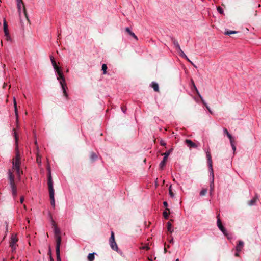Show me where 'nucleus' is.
Listing matches in <instances>:
<instances>
[{"label": "nucleus", "instance_id": "1", "mask_svg": "<svg viewBox=\"0 0 261 261\" xmlns=\"http://www.w3.org/2000/svg\"><path fill=\"white\" fill-rule=\"evenodd\" d=\"M51 63L55 70L57 73L58 76L57 77V79L60 82L64 96L66 97L67 99H68V94L66 92V90L67 89V86L62 70L60 67L57 66L55 61H53V62H51Z\"/></svg>", "mask_w": 261, "mask_h": 261}, {"label": "nucleus", "instance_id": "2", "mask_svg": "<svg viewBox=\"0 0 261 261\" xmlns=\"http://www.w3.org/2000/svg\"><path fill=\"white\" fill-rule=\"evenodd\" d=\"M206 158L207 160V164L208 169L210 172V174L212 176V180L210 183V195H212L214 190V170L213 169V162L212 159L211 155V153L209 151H206Z\"/></svg>", "mask_w": 261, "mask_h": 261}, {"label": "nucleus", "instance_id": "3", "mask_svg": "<svg viewBox=\"0 0 261 261\" xmlns=\"http://www.w3.org/2000/svg\"><path fill=\"white\" fill-rule=\"evenodd\" d=\"M47 185L49 191V198L50 200L51 205L55 207V191L53 187V181L52 179L50 171L48 172L47 175Z\"/></svg>", "mask_w": 261, "mask_h": 261}, {"label": "nucleus", "instance_id": "4", "mask_svg": "<svg viewBox=\"0 0 261 261\" xmlns=\"http://www.w3.org/2000/svg\"><path fill=\"white\" fill-rule=\"evenodd\" d=\"M21 158L19 151L16 149L15 157L13 161V169L16 170L17 174L20 177L22 172L20 171Z\"/></svg>", "mask_w": 261, "mask_h": 261}, {"label": "nucleus", "instance_id": "5", "mask_svg": "<svg viewBox=\"0 0 261 261\" xmlns=\"http://www.w3.org/2000/svg\"><path fill=\"white\" fill-rule=\"evenodd\" d=\"M9 179L10 180V185L12 190V195L15 198L17 194V188L15 184L14 176L10 171H9Z\"/></svg>", "mask_w": 261, "mask_h": 261}, {"label": "nucleus", "instance_id": "6", "mask_svg": "<svg viewBox=\"0 0 261 261\" xmlns=\"http://www.w3.org/2000/svg\"><path fill=\"white\" fill-rule=\"evenodd\" d=\"M18 239L16 237V234H13L11 236L10 241V246L12 249V252L15 251L17 247L16 243L18 242Z\"/></svg>", "mask_w": 261, "mask_h": 261}, {"label": "nucleus", "instance_id": "7", "mask_svg": "<svg viewBox=\"0 0 261 261\" xmlns=\"http://www.w3.org/2000/svg\"><path fill=\"white\" fill-rule=\"evenodd\" d=\"M17 2V7H18V12H19V15H20V21L21 22L22 21V19H21V7H23V14L25 16V17L26 18L27 20L29 21L28 17L27 16V12H26V10H25V8L24 7V4L23 3L22 1V0H18V2Z\"/></svg>", "mask_w": 261, "mask_h": 261}, {"label": "nucleus", "instance_id": "8", "mask_svg": "<svg viewBox=\"0 0 261 261\" xmlns=\"http://www.w3.org/2000/svg\"><path fill=\"white\" fill-rule=\"evenodd\" d=\"M61 244V239L60 237L57 238V245H56V255H57V261H62L60 256V245Z\"/></svg>", "mask_w": 261, "mask_h": 261}, {"label": "nucleus", "instance_id": "9", "mask_svg": "<svg viewBox=\"0 0 261 261\" xmlns=\"http://www.w3.org/2000/svg\"><path fill=\"white\" fill-rule=\"evenodd\" d=\"M217 226L225 236H228L227 231L222 224L221 221L219 218V215L217 216Z\"/></svg>", "mask_w": 261, "mask_h": 261}, {"label": "nucleus", "instance_id": "10", "mask_svg": "<svg viewBox=\"0 0 261 261\" xmlns=\"http://www.w3.org/2000/svg\"><path fill=\"white\" fill-rule=\"evenodd\" d=\"M3 24H4V31L5 35L6 37H7V40H8L9 39H10V36L9 33L8 24H7V23L5 19H4V20Z\"/></svg>", "mask_w": 261, "mask_h": 261}, {"label": "nucleus", "instance_id": "11", "mask_svg": "<svg viewBox=\"0 0 261 261\" xmlns=\"http://www.w3.org/2000/svg\"><path fill=\"white\" fill-rule=\"evenodd\" d=\"M13 103H14V111H15V114L16 117V121L18 122V112L17 107V102L16 100L15 97H13Z\"/></svg>", "mask_w": 261, "mask_h": 261}, {"label": "nucleus", "instance_id": "12", "mask_svg": "<svg viewBox=\"0 0 261 261\" xmlns=\"http://www.w3.org/2000/svg\"><path fill=\"white\" fill-rule=\"evenodd\" d=\"M258 196L257 195V194H255V196L251 199L250 200V201H248V205L249 206H252V205H254L256 202L257 201V200H258Z\"/></svg>", "mask_w": 261, "mask_h": 261}, {"label": "nucleus", "instance_id": "13", "mask_svg": "<svg viewBox=\"0 0 261 261\" xmlns=\"http://www.w3.org/2000/svg\"><path fill=\"white\" fill-rule=\"evenodd\" d=\"M185 143L189 147H193V148L197 147L196 144L195 143H194V142H193L191 140L186 139L185 140Z\"/></svg>", "mask_w": 261, "mask_h": 261}, {"label": "nucleus", "instance_id": "14", "mask_svg": "<svg viewBox=\"0 0 261 261\" xmlns=\"http://www.w3.org/2000/svg\"><path fill=\"white\" fill-rule=\"evenodd\" d=\"M243 246H244V242L242 241H239L238 242V244L237 245L236 247L237 252H240Z\"/></svg>", "mask_w": 261, "mask_h": 261}, {"label": "nucleus", "instance_id": "15", "mask_svg": "<svg viewBox=\"0 0 261 261\" xmlns=\"http://www.w3.org/2000/svg\"><path fill=\"white\" fill-rule=\"evenodd\" d=\"M125 31L126 32H127L132 37H133L134 38H135L136 40H138V38L137 37V36L133 32L131 31V30H130V29L129 28H126L125 29Z\"/></svg>", "mask_w": 261, "mask_h": 261}, {"label": "nucleus", "instance_id": "16", "mask_svg": "<svg viewBox=\"0 0 261 261\" xmlns=\"http://www.w3.org/2000/svg\"><path fill=\"white\" fill-rule=\"evenodd\" d=\"M110 245L111 248L115 251H117L118 250V247L116 242H110Z\"/></svg>", "mask_w": 261, "mask_h": 261}, {"label": "nucleus", "instance_id": "17", "mask_svg": "<svg viewBox=\"0 0 261 261\" xmlns=\"http://www.w3.org/2000/svg\"><path fill=\"white\" fill-rule=\"evenodd\" d=\"M167 159L168 158H167L166 157L164 156L163 161L160 164V167L161 169H163L165 166L166 165Z\"/></svg>", "mask_w": 261, "mask_h": 261}, {"label": "nucleus", "instance_id": "18", "mask_svg": "<svg viewBox=\"0 0 261 261\" xmlns=\"http://www.w3.org/2000/svg\"><path fill=\"white\" fill-rule=\"evenodd\" d=\"M173 43L174 44V47H175L176 49L177 50L180 48V45L177 41L175 39H172Z\"/></svg>", "mask_w": 261, "mask_h": 261}, {"label": "nucleus", "instance_id": "19", "mask_svg": "<svg viewBox=\"0 0 261 261\" xmlns=\"http://www.w3.org/2000/svg\"><path fill=\"white\" fill-rule=\"evenodd\" d=\"M151 87L153 88V89H154V90L155 91H156V92L159 91V85H158V83L154 82H152Z\"/></svg>", "mask_w": 261, "mask_h": 261}, {"label": "nucleus", "instance_id": "20", "mask_svg": "<svg viewBox=\"0 0 261 261\" xmlns=\"http://www.w3.org/2000/svg\"><path fill=\"white\" fill-rule=\"evenodd\" d=\"M55 232L56 238V245H57L58 237H59L61 238V237L60 235V230L57 227H55Z\"/></svg>", "mask_w": 261, "mask_h": 261}, {"label": "nucleus", "instance_id": "21", "mask_svg": "<svg viewBox=\"0 0 261 261\" xmlns=\"http://www.w3.org/2000/svg\"><path fill=\"white\" fill-rule=\"evenodd\" d=\"M167 229H168V231L171 233L173 232L174 230H173L172 224L170 222H168L167 223Z\"/></svg>", "mask_w": 261, "mask_h": 261}, {"label": "nucleus", "instance_id": "22", "mask_svg": "<svg viewBox=\"0 0 261 261\" xmlns=\"http://www.w3.org/2000/svg\"><path fill=\"white\" fill-rule=\"evenodd\" d=\"M95 253H89L88 255V261H93L95 258Z\"/></svg>", "mask_w": 261, "mask_h": 261}, {"label": "nucleus", "instance_id": "23", "mask_svg": "<svg viewBox=\"0 0 261 261\" xmlns=\"http://www.w3.org/2000/svg\"><path fill=\"white\" fill-rule=\"evenodd\" d=\"M200 99L202 102V103L205 106L206 108L207 109V110L211 113H212V112L211 110L210 109V107L207 105L206 102L204 101V100L203 99L202 97L200 98Z\"/></svg>", "mask_w": 261, "mask_h": 261}, {"label": "nucleus", "instance_id": "24", "mask_svg": "<svg viewBox=\"0 0 261 261\" xmlns=\"http://www.w3.org/2000/svg\"><path fill=\"white\" fill-rule=\"evenodd\" d=\"M223 131L224 133L227 135L229 140H232V139L233 138L232 135L228 132V130L226 128H224Z\"/></svg>", "mask_w": 261, "mask_h": 261}, {"label": "nucleus", "instance_id": "25", "mask_svg": "<svg viewBox=\"0 0 261 261\" xmlns=\"http://www.w3.org/2000/svg\"><path fill=\"white\" fill-rule=\"evenodd\" d=\"M173 151V148L169 149L168 151L164 153L162 155L164 156V157L168 158L169 155L171 154V153Z\"/></svg>", "mask_w": 261, "mask_h": 261}, {"label": "nucleus", "instance_id": "26", "mask_svg": "<svg viewBox=\"0 0 261 261\" xmlns=\"http://www.w3.org/2000/svg\"><path fill=\"white\" fill-rule=\"evenodd\" d=\"M107 66L106 64L102 65L101 70L103 71V74H106L107 73Z\"/></svg>", "mask_w": 261, "mask_h": 261}, {"label": "nucleus", "instance_id": "27", "mask_svg": "<svg viewBox=\"0 0 261 261\" xmlns=\"http://www.w3.org/2000/svg\"><path fill=\"white\" fill-rule=\"evenodd\" d=\"M230 144H231V146L232 147V149L233 150V152H234L235 150L236 149V146L234 145V141L233 138L232 139V140H230Z\"/></svg>", "mask_w": 261, "mask_h": 261}, {"label": "nucleus", "instance_id": "28", "mask_svg": "<svg viewBox=\"0 0 261 261\" xmlns=\"http://www.w3.org/2000/svg\"><path fill=\"white\" fill-rule=\"evenodd\" d=\"M36 162L39 165L41 164V156L37 153L36 155Z\"/></svg>", "mask_w": 261, "mask_h": 261}, {"label": "nucleus", "instance_id": "29", "mask_svg": "<svg viewBox=\"0 0 261 261\" xmlns=\"http://www.w3.org/2000/svg\"><path fill=\"white\" fill-rule=\"evenodd\" d=\"M193 88L194 90L196 91V94H197V95L198 96V97H199L200 98H201V97H202L201 96V95H200V94L199 93V91H198V90L197 88H196V86H195V84H193Z\"/></svg>", "mask_w": 261, "mask_h": 261}, {"label": "nucleus", "instance_id": "30", "mask_svg": "<svg viewBox=\"0 0 261 261\" xmlns=\"http://www.w3.org/2000/svg\"><path fill=\"white\" fill-rule=\"evenodd\" d=\"M177 51L178 52L179 54L180 55V56L181 57H182V58L184 57H186V55L184 53V52L182 50V49H181V48L177 50Z\"/></svg>", "mask_w": 261, "mask_h": 261}, {"label": "nucleus", "instance_id": "31", "mask_svg": "<svg viewBox=\"0 0 261 261\" xmlns=\"http://www.w3.org/2000/svg\"><path fill=\"white\" fill-rule=\"evenodd\" d=\"M167 211H169V210L167 208L166 211H165L163 212V216H164V218L166 219H168V218H169V213L167 212Z\"/></svg>", "mask_w": 261, "mask_h": 261}, {"label": "nucleus", "instance_id": "32", "mask_svg": "<svg viewBox=\"0 0 261 261\" xmlns=\"http://www.w3.org/2000/svg\"><path fill=\"white\" fill-rule=\"evenodd\" d=\"M236 33H237V32L233 31L227 30L225 32V34L227 35H230L236 34Z\"/></svg>", "mask_w": 261, "mask_h": 261}, {"label": "nucleus", "instance_id": "33", "mask_svg": "<svg viewBox=\"0 0 261 261\" xmlns=\"http://www.w3.org/2000/svg\"><path fill=\"white\" fill-rule=\"evenodd\" d=\"M115 242V237H114V233L113 231L111 232V237L110 239V242Z\"/></svg>", "mask_w": 261, "mask_h": 261}, {"label": "nucleus", "instance_id": "34", "mask_svg": "<svg viewBox=\"0 0 261 261\" xmlns=\"http://www.w3.org/2000/svg\"><path fill=\"white\" fill-rule=\"evenodd\" d=\"M97 157V156L95 153H94L93 152H92L91 153L90 159H91V160H92V161L95 160L96 159Z\"/></svg>", "mask_w": 261, "mask_h": 261}, {"label": "nucleus", "instance_id": "35", "mask_svg": "<svg viewBox=\"0 0 261 261\" xmlns=\"http://www.w3.org/2000/svg\"><path fill=\"white\" fill-rule=\"evenodd\" d=\"M207 190L206 189H203L200 192V195L201 196H204L207 193Z\"/></svg>", "mask_w": 261, "mask_h": 261}, {"label": "nucleus", "instance_id": "36", "mask_svg": "<svg viewBox=\"0 0 261 261\" xmlns=\"http://www.w3.org/2000/svg\"><path fill=\"white\" fill-rule=\"evenodd\" d=\"M217 9L220 14H223V9L221 7H217Z\"/></svg>", "mask_w": 261, "mask_h": 261}, {"label": "nucleus", "instance_id": "37", "mask_svg": "<svg viewBox=\"0 0 261 261\" xmlns=\"http://www.w3.org/2000/svg\"><path fill=\"white\" fill-rule=\"evenodd\" d=\"M171 186L169 187V194L171 197H174V194L172 191Z\"/></svg>", "mask_w": 261, "mask_h": 261}, {"label": "nucleus", "instance_id": "38", "mask_svg": "<svg viewBox=\"0 0 261 261\" xmlns=\"http://www.w3.org/2000/svg\"><path fill=\"white\" fill-rule=\"evenodd\" d=\"M160 144H161V145L164 146L166 145V143H165V142L164 141L161 140L160 142Z\"/></svg>", "mask_w": 261, "mask_h": 261}, {"label": "nucleus", "instance_id": "39", "mask_svg": "<svg viewBox=\"0 0 261 261\" xmlns=\"http://www.w3.org/2000/svg\"><path fill=\"white\" fill-rule=\"evenodd\" d=\"M14 134H15V140H16V143L17 144V142H18V137L17 136L16 133L15 132H14Z\"/></svg>", "mask_w": 261, "mask_h": 261}, {"label": "nucleus", "instance_id": "40", "mask_svg": "<svg viewBox=\"0 0 261 261\" xmlns=\"http://www.w3.org/2000/svg\"><path fill=\"white\" fill-rule=\"evenodd\" d=\"M121 110H122V111H123V112L124 113H125L126 111V108H125V107H121Z\"/></svg>", "mask_w": 261, "mask_h": 261}, {"label": "nucleus", "instance_id": "41", "mask_svg": "<svg viewBox=\"0 0 261 261\" xmlns=\"http://www.w3.org/2000/svg\"><path fill=\"white\" fill-rule=\"evenodd\" d=\"M185 59H186L188 62H190L191 64H193V63L190 60V59L188 58V57L186 56V57H184Z\"/></svg>", "mask_w": 261, "mask_h": 261}, {"label": "nucleus", "instance_id": "42", "mask_svg": "<svg viewBox=\"0 0 261 261\" xmlns=\"http://www.w3.org/2000/svg\"><path fill=\"white\" fill-rule=\"evenodd\" d=\"M185 59H186L188 62H190L191 64H193V63L190 60V59L188 58V57L186 56V57H184Z\"/></svg>", "mask_w": 261, "mask_h": 261}, {"label": "nucleus", "instance_id": "43", "mask_svg": "<svg viewBox=\"0 0 261 261\" xmlns=\"http://www.w3.org/2000/svg\"><path fill=\"white\" fill-rule=\"evenodd\" d=\"M24 200V197L23 196L21 197V198H20V202H21V203H22L23 202Z\"/></svg>", "mask_w": 261, "mask_h": 261}, {"label": "nucleus", "instance_id": "44", "mask_svg": "<svg viewBox=\"0 0 261 261\" xmlns=\"http://www.w3.org/2000/svg\"><path fill=\"white\" fill-rule=\"evenodd\" d=\"M163 204H164V205L165 207H167V206H168V203H167V201H164V202H163Z\"/></svg>", "mask_w": 261, "mask_h": 261}, {"label": "nucleus", "instance_id": "45", "mask_svg": "<svg viewBox=\"0 0 261 261\" xmlns=\"http://www.w3.org/2000/svg\"><path fill=\"white\" fill-rule=\"evenodd\" d=\"M142 248L144 249L148 250L149 249V247L148 246H143L142 247Z\"/></svg>", "mask_w": 261, "mask_h": 261}, {"label": "nucleus", "instance_id": "46", "mask_svg": "<svg viewBox=\"0 0 261 261\" xmlns=\"http://www.w3.org/2000/svg\"><path fill=\"white\" fill-rule=\"evenodd\" d=\"M50 60H51V62H53V61H55V59H54V58L53 56H50Z\"/></svg>", "mask_w": 261, "mask_h": 261}, {"label": "nucleus", "instance_id": "47", "mask_svg": "<svg viewBox=\"0 0 261 261\" xmlns=\"http://www.w3.org/2000/svg\"><path fill=\"white\" fill-rule=\"evenodd\" d=\"M6 229L7 230L8 227V223L7 222H5Z\"/></svg>", "mask_w": 261, "mask_h": 261}, {"label": "nucleus", "instance_id": "48", "mask_svg": "<svg viewBox=\"0 0 261 261\" xmlns=\"http://www.w3.org/2000/svg\"><path fill=\"white\" fill-rule=\"evenodd\" d=\"M169 242H170V243H173V242H174V240H173V238H172V239H171L170 240V241H169Z\"/></svg>", "mask_w": 261, "mask_h": 261}, {"label": "nucleus", "instance_id": "49", "mask_svg": "<svg viewBox=\"0 0 261 261\" xmlns=\"http://www.w3.org/2000/svg\"><path fill=\"white\" fill-rule=\"evenodd\" d=\"M239 252H237L235 254V255H236V256H239Z\"/></svg>", "mask_w": 261, "mask_h": 261}, {"label": "nucleus", "instance_id": "50", "mask_svg": "<svg viewBox=\"0 0 261 261\" xmlns=\"http://www.w3.org/2000/svg\"><path fill=\"white\" fill-rule=\"evenodd\" d=\"M191 83H192V86H193V84H194V82L192 80H191Z\"/></svg>", "mask_w": 261, "mask_h": 261}, {"label": "nucleus", "instance_id": "51", "mask_svg": "<svg viewBox=\"0 0 261 261\" xmlns=\"http://www.w3.org/2000/svg\"><path fill=\"white\" fill-rule=\"evenodd\" d=\"M53 260H53V259L50 257V261H53Z\"/></svg>", "mask_w": 261, "mask_h": 261}, {"label": "nucleus", "instance_id": "52", "mask_svg": "<svg viewBox=\"0 0 261 261\" xmlns=\"http://www.w3.org/2000/svg\"><path fill=\"white\" fill-rule=\"evenodd\" d=\"M175 261H179V259L178 258L176 259Z\"/></svg>", "mask_w": 261, "mask_h": 261}, {"label": "nucleus", "instance_id": "53", "mask_svg": "<svg viewBox=\"0 0 261 261\" xmlns=\"http://www.w3.org/2000/svg\"><path fill=\"white\" fill-rule=\"evenodd\" d=\"M164 250H165V251L166 252V248H165Z\"/></svg>", "mask_w": 261, "mask_h": 261}, {"label": "nucleus", "instance_id": "54", "mask_svg": "<svg viewBox=\"0 0 261 261\" xmlns=\"http://www.w3.org/2000/svg\"><path fill=\"white\" fill-rule=\"evenodd\" d=\"M17 2H18V0H17Z\"/></svg>", "mask_w": 261, "mask_h": 261}]
</instances>
